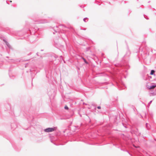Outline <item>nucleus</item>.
Returning <instances> with one entry per match:
<instances>
[{
	"label": "nucleus",
	"instance_id": "1",
	"mask_svg": "<svg viewBox=\"0 0 156 156\" xmlns=\"http://www.w3.org/2000/svg\"><path fill=\"white\" fill-rule=\"evenodd\" d=\"M57 129L56 127H54L52 128H48L45 129L44 131L45 132L49 133L55 131Z\"/></svg>",
	"mask_w": 156,
	"mask_h": 156
},
{
	"label": "nucleus",
	"instance_id": "2",
	"mask_svg": "<svg viewBox=\"0 0 156 156\" xmlns=\"http://www.w3.org/2000/svg\"><path fill=\"white\" fill-rule=\"evenodd\" d=\"M156 87V84L154 83H151V85L149 86V87H148V88L149 89H154Z\"/></svg>",
	"mask_w": 156,
	"mask_h": 156
},
{
	"label": "nucleus",
	"instance_id": "3",
	"mask_svg": "<svg viewBox=\"0 0 156 156\" xmlns=\"http://www.w3.org/2000/svg\"><path fill=\"white\" fill-rule=\"evenodd\" d=\"M146 126L147 130H149L151 126L149 124L147 123L146 124Z\"/></svg>",
	"mask_w": 156,
	"mask_h": 156
},
{
	"label": "nucleus",
	"instance_id": "4",
	"mask_svg": "<svg viewBox=\"0 0 156 156\" xmlns=\"http://www.w3.org/2000/svg\"><path fill=\"white\" fill-rule=\"evenodd\" d=\"M147 77V79H146V80H148L150 81H153V80H152L151 79L152 77H151V76H148Z\"/></svg>",
	"mask_w": 156,
	"mask_h": 156
},
{
	"label": "nucleus",
	"instance_id": "5",
	"mask_svg": "<svg viewBox=\"0 0 156 156\" xmlns=\"http://www.w3.org/2000/svg\"><path fill=\"white\" fill-rule=\"evenodd\" d=\"M155 71L154 70H151V72H150V75H154V76H155V74H154V73H155Z\"/></svg>",
	"mask_w": 156,
	"mask_h": 156
},
{
	"label": "nucleus",
	"instance_id": "6",
	"mask_svg": "<svg viewBox=\"0 0 156 156\" xmlns=\"http://www.w3.org/2000/svg\"><path fill=\"white\" fill-rule=\"evenodd\" d=\"M47 22L46 21V20H41L40 21L39 23H47Z\"/></svg>",
	"mask_w": 156,
	"mask_h": 156
},
{
	"label": "nucleus",
	"instance_id": "7",
	"mask_svg": "<svg viewBox=\"0 0 156 156\" xmlns=\"http://www.w3.org/2000/svg\"><path fill=\"white\" fill-rule=\"evenodd\" d=\"M156 95V92H152L150 94V96H154Z\"/></svg>",
	"mask_w": 156,
	"mask_h": 156
},
{
	"label": "nucleus",
	"instance_id": "8",
	"mask_svg": "<svg viewBox=\"0 0 156 156\" xmlns=\"http://www.w3.org/2000/svg\"><path fill=\"white\" fill-rule=\"evenodd\" d=\"M82 58L83 60L84 61V62L85 63H86L87 64H89V63L87 61L86 59L82 57Z\"/></svg>",
	"mask_w": 156,
	"mask_h": 156
},
{
	"label": "nucleus",
	"instance_id": "9",
	"mask_svg": "<svg viewBox=\"0 0 156 156\" xmlns=\"http://www.w3.org/2000/svg\"><path fill=\"white\" fill-rule=\"evenodd\" d=\"M59 26L62 27V30H64L65 28H66V26L63 25L62 24H60L59 25Z\"/></svg>",
	"mask_w": 156,
	"mask_h": 156
},
{
	"label": "nucleus",
	"instance_id": "10",
	"mask_svg": "<svg viewBox=\"0 0 156 156\" xmlns=\"http://www.w3.org/2000/svg\"><path fill=\"white\" fill-rule=\"evenodd\" d=\"M5 44H6V45H7V46L9 48H10L11 47V46L9 44V43L7 41H6L5 42Z\"/></svg>",
	"mask_w": 156,
	"mask_h": 156
},
{
	"label": "nucleus",
	"instance_id": "11",
	"mask_svg": "<svg viewBox=\"0 0 156 156\" xmlns=\"http://www.w3.org/2000/svg\"><path fill=\"white\" fill-rule=\"evenodd\" d=\"M12 126H14L13 129H15L16 127V125L15 123H12L11 124V126L12 127Z\"/></svg>",
	"mask_w": 156,
	"mask_h": 156
},
{
	"label": "nucleus",
	"instance_id": "12",
	"mask_svg": "<svg viewBox=\"0 0 156 156\" xmlns=\"http://www.w3.org/2000/svg\"><path fill=\"white\" fill-rule=\"evenodd\" d=\"M83 20L85 22H86L88 21V18H85L83 19Z\"/></svg>",
	"mask_w": 156,
	"mask_h": 156
},
{
	"label": "nucleus",
	"instance_id": "13",
	"mask_svg": "<svg viewBox=\"0 0 156 156\" xmlns=\"http://www.w3.org/2000/svg\"><path fill=\"white\" fill-rule=\"evenodd\" d=\"M91 105L92 106H94V109H96V107L95 105L94 104H91Z\"/></svg>",
	"mask_w": 156,
	"mask_h": 156
},
{
	"label": "nucleus",
	"instance_id": "14",
	"mask_svg": "<svg viewBox=\"0 0 156 156\" xmlns=\"http://www.w3.org/2000/svg\"><path fill=\"white\" fill-rule=\"evenodd\" d=\"M54 57V58L55 59H56V58H58V56L56 55H55L53 57Z\"/></svg>",
	"mask_w": 156,
	"mask_h": 156
},
{
	"label": "nucleus",
	"instance_id": "15",
	"mask_svg": "<svg viewBox=\"0 0 156 156\" xmlns=\"http://www.w3.org/2000/svg\"><path fill=\"white\" fill-rule=\"evenodd\" d=\"M64 108L65 109L68 110L69 109V108L67 105H66L64 107Z\"/></svg>",
	"mask_w": 156,
	"mask_h": 156
},
{
	"label": "nucleus",
	"instance_id": "16",
	"mask_svg": "<svg viewBox=\"0 0 156 156\" xmlns=\"http://www.w3.org/2000/svg\"><path fill=\"white\" fill-rule=\"evenodd\" d=\"M130 54V52L129 51H127V52L126 53V55L127 54H129V55Z\"/></svg>",
	"mask_w": 156,
	"mask_h": 156
},
{
	"label": "nucleus",
	"instance_id": "17",
	"mask_svg": "<svg viewBox=\"0 0 156 156\" xmlns=\"http://www.w3.org/2000/svg\"><path fill=\"white\" fill-rule=\"evenodd\" d=\"M152 101H150V102L148 103V105L149 106L150 104L152 103Z\"/></svg>",
	"mask_w": 156,
	"mask_h": 156
},
{
	"label": "nucleus",
	"instance_id": "18",
	"mask_svg": "<svg viewBox=\"0 0 156 156\" xmlns=\"http://www.w3.org/2000/svg\"><path fill=\"white\" fill-rule=\"evenodd\" d=\"M97 108L98 109H100L101 108V107L100 106H99L97 107Z\"/></svg>",
	"mask_w": 156,
	"mask_h": 156
},
{
	"label": "nucleus",
	"instance_id": "19",
	"mask_svg": "<svg viewBox=\"0 0 156 156\" xmlns=\"http://www.w3.org/2000/svg\"><path fill=\"white\" fill-rule=\"evenodd\" d=\"M54 42L56 44H58V42L56 41H55V40H54Z\"/></svg>",
	"mask_w": 156,
	"mask_h": 156
},
{
	"label": "nucleus",
	"instance_id": "20",
	"mask_svg": "<svg viewBox=\"0 0 156 156\" xmlns=\"http://www.w3.org/2000/svg\"><path fill=\"white\" fill-rule=\"evenodd\" d=\"M144 17L145 18H146V19H149L148 18H146V17H145V15H144Z\"/></svg>",
	"mask_w": 156,
	"mask_h": 156
},
{
	"label": "nucleus",
	"instance_id": "21",
	"mask_svg": "<svg viewBox=\"0 0 156 156\" xmlns=\"http://www.w3.org/2000/svg\"><path fill=\"white\" fill-rule=\"evenodd\" d=\"M86 49H87L86 51H88L89 48H87Z\"/></svg>",
	"mask_w": 156,
	"mask_h": 156
},
{
	"label": "nucleus",
	"instance_id": "22",
	"mask_svg": "<svg viewBox=\"0 0 156 156\" xmlns=\"http://www.w3.org/2000/svg\"><path fill=\"white\" fill-rule=\"evenodd\" d=\"M60 58H61V59H62V55L60 56Z\"/></svg>",
	"mask_w": 156,
	"mask_h": 156
},
{
	"label": "nucleus",
	"instance_id": "23",
	"mask_svg": "<svg viewBox=\"0 0 156 156\" xmlns=\"http://www.w3.org/2000/svg\"><path fill=\"white\" fill-rule=\"evenodd\" d=\"M83 105H87V104H85V103H83Z\"/></svg>",
	"mask_w": 156,
	"mask_h": 156
},
{
	"label": "nucleus",
	"instance_id": "24",
	"mask_svg": "<svg viewBox=\"0 0 156 156\" xmlns=\"http://www.w3.org/2000/svg\"><path fill=\"white\" fill-rule=\"evenodd\" d=\"M81 29L82 30V29L81 28ZM86 30V28H84V29H83V30Z\"/></svg>",
	"mask_w": 156,
	"mask_h": 156
},
{
	"label": "nucleus",
	"instance_id": "25",
	"mask_svg": "<svg viewBox=\"0 0 156 156\" xmlns=\"http://www.w3.org/2000/svg\"><path fill=\"white\" fill-rule=\"evenodd\" d=\"M3 41L5 43L6 41V40H3Z\"/></svg>",
	"mask_w": 156,
	"mask_h": 156
},
{
	"label": "nucleus",
	"instance_id": "26",
	"mask_svg": "<svg viewBox=\"0 0 156 156\" xmlns=\"http://www.w3.org/2000/svg\"><path fill=\"white\" fill-rule=\"evenodd\" d=\"M36 55H37V56H38V52H37V53H36Z\"/></svg>",
	"mask_w": 156,
	"mask_h": 156
},
{
	"label": "nucleus",
	"instance_id": "27",
	"mask_svg": "<svg viewBox=\"0 0 156 156\" xmlns=\"http://www.w3.org/2000/svg\"><path fill=\"white\" fill-rule=\"evenodd\" d=\"M127 151V152L128 153V154H130L129 153L128 151Z\"/></svg>",
	"mask_w": 156,
	"mask_h": 156
},
{
	"label": "nucleus",
	"instance_id": "28",
	"mask_svg": "<svg viewBox=\"0 0 156 156\" xmlns=\"http://www.w3.org/2000/svg\"><path fill=\"white\" fill-rule=\"evenodd\" d=\"M121 150L123 151H124V150H123V149H121Z\"/></svg>",
	"mask_w": 156,
	"mask_h": 156
},
{
	"label": "nucleus",
	"instance_id": "29",
	"mask_svg": "<svg viewBox=\"0 0 156 156\" xmlns=\"http://www.w3.org/2000/svg\"><path fill=\"white\" fill-rule=\"evenodd\" d=\"M6 3H7V4H9V3H8V2H7V1H6Z\"/></svg>",
	"mask_w": 156,
	"mask_h": 156
},
{
	"label": "nucleus",
	"instance_id": "30",
	"mask_svg": "<svg viewBox=\"0 0 156 156\" xmlns=\"http://www.w3.org/2000/svg\"><path fill=\"white\" fill-rule=\"evenodd\" d=\"M31 38H32V37H31V36H30V39H31Z\"/></svg>",
	"mask_w": 156,
	"mask_h": 156
},
{
	"label": "nucleus",
	"instance_id": "31",
	"mask_svg": "<svg viewBox=\"0 0 156 156\" xmlns=\"http://www.w3.org/2000/svg\"><path fill=\"white\" fill-rule=\"evenodd\" d=\"M33 41H34L33 40L30 41L31 42H33Z\"/></svg>",
	"mask_w": 156,
	"mask_h": 156
},
{
	"label": "nucleus",
	"instance_id": "32",
	"mask_svg": "<svg viewBox=\"0 0 156 156\" xmlns=\"http://www.w3.org/2000/svg\"><path fill=\"white\" fill-rule=\"evenodd\" d=\"M9 2H12V1H10Z\"/></svg>",
	"mask_w": 156,
	"mask_h": 156
},
{
	"label": "nucleus",
	"instance_id": "33",
	"mask_svg": "<svg viewBox=\"0 0 156 156\" xmlns=\"http://www.w3.org/2000/svg\"><path fill=\"white\" fill-rule=\"evenodd\" d=\"M43 51V50H42V49H41V51Z\"/></svg>",
	"mask_w": 156,
	"mask_h": 156
},
{
	"label": "nucleus",
	"instance_id": "34",
	"mask_svg": "<svg viewBox=\"0 0 156 156\" xmlns=\"http://www.w3.org/2000/svg\"><path fill=\"white\" fill-rule=\"evenodd\" d=\"M55 32H57V31H56V30H55Z\"/></svg>",
	"mask_w": 156,
	"mask_h": 156
},
{
	"label": "nucleus",
	"instance_id": "35",
	"mask_svg": "<svg viewBox=\"0 0 156 156\" xmlns=\"http://www.w3.org/2000/svg\"><path fill=\"white\" fill-rule=\"evenodd\" d=\"M64 34V35H65L66 36V35H65V34Z\"/></svg>",
	"mask_w": 156,
	"mask_h": 156
},
{
	"label": "nucleus",
	"instance_id": "36",
	"mask_svg": "<svg viewBox=\"0 0 156 156\" xmlns=\"http://www.w3.org/2000/svg\"><path fill=\"white\" fill-rule=\"evenodd\" d=\"M150 2V1H149V2H148V3H149Z\"/></svg>",
	"mask_w": 156,
	"mask_h": 156
},
{
	"label": "nucleus",
	"instance_id": "37",
	"mask_svg": "<svg viewBox=\"0 0 156 156\" xmlns=\"http://www.w3.org/2000/svg\"><path fill=\"white\" fill-rule=\"evenodd\" d=\"M6 57V58H8V57Z\"/></svg>",
	"mask_w": 156,
	"mask_h": 156
}]
</instances>
